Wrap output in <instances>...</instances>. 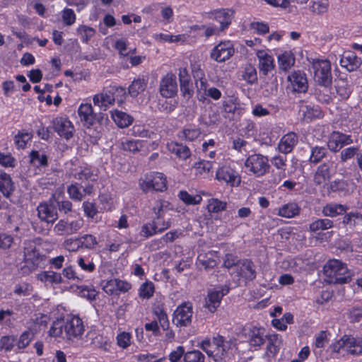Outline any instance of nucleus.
Listing matches in <instances>:
<instances>
[{
  "instance_id": "de8ad7c7",
  "label": "nucleus",
  "mask_w": 362,
  "mask_h": 362,
  "mask_svg": "<svg viewBox=\"0 0 362 362\" xmlns=\"http://www.w3.org/2000/svg\"><path fill=\"white\" fill-rule=\"evenodd\" d=\"M30 163L36 167H46L48 165L47 156L45 153H40L37 151H32L30 153Z\"/></svg>"
},
{
  "instance_id": "3c124183",
  "label": "nucleus",
  "mask_w": 362,
  "mask_h": 362,
  "mask_svg": "<svg viewBox=\"0 0 362 362\" xmlns=\"http://www.w3.org/2000/svg\"><path fill=\"white\" fill-rule=\"evenodd\" d=\"M227 203L218 199L211 198L208 200L207 209L211 213H218L226 209Z\"/></svg>"
},
{
  "instance_id": "37998d69",
  "label": "nucleus",
  "mask_w": 362,
  "mask_h": 362,
  "mask_svg": "<svg viewBox=\"0 0 362 362\" xmlns=\"http://www.w3.org/2000/svg\"><path fill=\"white\" fill-rule=\"evenodd\" d=\"M278 62L280 69L287 71L295 64V57L291 52H285L278 57Z\"/></svg>"
},
{
  "instance_id": "58836bf2",
  "label": "nucleus",
  "mask_w": 362,
  "mask_h": 362,
  "mask_svg": "<svg viewBox=\"0 0 362 362\" xmlns=\"http://www.w3.org/2000/svg\"><path fill=\"white\" fill-rule=\"evenodd\" d=\"M147 86V81L144 78L134 79L128 88V93L132 98H136L139 93L144 91Z\"/></svg>"
},
{
  "instance_id": "72a5a7b5",
  "label": "nucleus",
  "mask_w": 362,
  "mask_h": 362,
  "mask_svg": "<svg viewBox=\"0 0 362 362\" xmlns=\"http://www.w3.org/2000/svg\"><path fill=\"white\" fill-rule=\"evenodd\" d=\"M111 116L116 124L121 128L129 127L133 122L132 116L117 110L112 111Z\"/></svg>"
},
{
  "instance_id": "4c0bfd02",
  "label": "nucleus",
  "mask_w": 362,
  "mask_h": 362,
  "mask_svg": "<svg viewBox=\"0 0 362 362\" xmlns=\"http://www.w3.org/2000/svg\"><path fill=\"white\" fill-rule=\"evenodd\" d=\"M328 153L327 148L325 146H310V155L309 162L317 164L322 160Z\"/></svg>"
},
{
  "instance_id": "8fccbe9b",
  "label": "nucleus",
  "mask_w": 362,
  "mask_h": 362,
  "mask_svg": "<svg viewBox=\"0 0 362 362\" xmlns=\"http://www.w3.org/2000/svg\"><path fill=\"white\" fill-rule=\"evenodd\" d=\"M181 235L182 232L180 230H172L165 234L160 240H155L154 243L157 244L158 247H163L165 244L173 243Z\"/></svg>"
},
{
  "instance_id": "20e7f679",
  "label": "nucleus",
  "mask_w": 362,
  "mask_h": 362,
  "mask_svg": "<svg viewBox=\"0 0 362 362\" xmlns=\"http://www.w3.org/2000/svg\"><path fill=\"white\" fill-rule=\"evenodd\" d=\"M224 342L225 338L218 335L213 337L212 341L205 339L199 344V346L206 353L209 357L218 361L222 359L226 354Z\"/></svg>"
},
{
  "instance_id": "1a4fd4ad",
  "label": "nucleus",
  "mask_w": 362,
  "mask_h": 362,
  "mask_svg": "<svg viewBox=\"0 0 362 362\" xmlns=\"http://www.w3.org/2000/svg\"><path fill=\"white\" fill-rule=\"evenodd\" d=\"M192 305L189 302L180 305L173 313V323L177 327H187L192 322Z\"/></svg>"
},
{
  "instance_id": "79ce46f5",
  "label": "nucleus",
  "mask_w": 362,
  "mask_h": 362,
  "mask_svg": "<svg viewBox=\"0 0 362 362\" xmlns=\"http://www.w3.org/2000/svg\"><path fill=\"white\" fill-rule=\"evenodd\" d=\"M342 223L350 228L362 226V214L358 212L348 213L344 216Z\"/></svg>"
},
{
  "instance_id": "69168bd1",
  "label": "nucleus",
  "mask_w": 362,
  "mask_h": 362,
  "mask_svg": "<svg viewBox=\"0 0 362 362\" xmlns=\"http://www.w3.org/2000/svg\"><path fill=\"white\" fill-rule=\"evenodd\" d=\"M32 137L33 135L30 133L18 132V134L14 137V141L18 148H25L27 143L32 139Z\"/></svg>"
},
{
  "instance_id": "a211bd4d",
  "label": "nucleus",
  "mask_w": 362,
  "mask_h": 362,
  "mask_svg": "<svg viewBox=\"0 0 362 362\" xmlns=\"http://www.w3.org/2000/svg\"><path fill=\"white\" fill-rule=\"evenodd\" d=\"M352 143L353 140L350 135L339 132H333L329 136L327 147L331 151L337 152L344 146Z\"/></svg>"
},
{
  "instance_id": "2f4dec72",
  "label": "nucleus",
  "mask_w": 362,
  "mask_h": 362,
  "mask_svg": "<svg viewBox=\"0 0 362 362\" xmlns=\"http://www.w3.org/2000/svg\"><path fill=\"white\" fill-rule=\"evenodd\" d=\"M348 209L346 205L330 203L323 207L322 212L325 216L335 217L346 213Z\"/></svg>"
},
{
  "instance_id": "864d4df0",
  "label": "nucleus",
  "mask_w": 362,
  "mask_h": 362,
  "mask_svg": "<svg viewBox=\"0 0 362 362\" xmlns=\"http://www.w3.org/2000/svg\"><path fill=\"white\" fill-rule=\"evenodd\" d=\"M34 338V333L30 330H26L23 332L17 342V348L18 349H23L26 348L31 341Z\"/></svg>"
},
{
  "instance_id": "ea45409f",
  "label": "nucleus",
  "mask_w": 362,
  "mask_h": 362,
  "mask_svg": "<svg viewBox=\"0 0 362 362\" xmlns=\"http://www.w3.org/2000/svg\"><path fill=\"white\" fill-rule=\"evenodd\" d=\"M271 162L277 169L283 170V173H279L278 177H274L272 180L273 183H279L281 179L286 177L284 171L286 166V158L281 156H275L272 158Z\"/></svg>"
},
{
  "instance_id": "5fc2aeb1",
  "label": "nucleus",
  "mask_w": 362,
  "mask_h": 362,
  "mask_svg": "<svg viewBox=\"0 0 362 362\" xmlns=\"http://www.w3.org/2000/svg\"><path fill=\"white\" fill-rule=\"evenodd\" d=\"M193 168L196 170V174L202 175L207 174L213 168V163L210 161L202 160L194 164Z\"/></svg>"
},
{
  "instance_id": "338daca9",
  "label": "nucleus",
  "mask_w": 362,
  "mask_h": 362,
  "mask_svg": "<svg viewBox=\"0 0 362 362\" xmlns=\"http://www.w3.org/2000/svg\"><path fill=\"white\" fill-rule=\"evenodd\" d=\"M153 222L155 223L156 230H158L159 233H161L167 229L170 228L173 224V220L171 218L165 220L164 217L157 218L156 216H155Z\"/></svg>"
},
{
  "instance_id": "6e6d98bb",
  "label": "nucleus",
  "mask_w": 362,
  "mask_h": 362,
  "mask_svg": "<svg viewBox=\"0 0 362 362\" xmlns=\"http://www.w3.org/2000/svg\"><path fill=\"white\" fill-rule=\"evenodd\" d=\"M184 362H204V355L198 350H193L185 352L184 355Z\"/></svg>"
},
{
  "instance_id": "4d7b16f0",
  "label": "nucleus",
  "mask_w": 362,
  "mask_h": 362,
  "mask_svg": "<svg viewBox=\"0 0 362 362\" xmlns=\"http://www.w3.org/2000/svg\"><path fill=\"white\" fill-rule=\"evenodd\" d=\"M329 3L327 0H320L314 1L310 6V11L317 15H321L328 11Z\"/></svg>"
},
{
  "instance_id": "aec40b11",
  "label": "nucleus",
  "mask_w": 362,
  "mask_h": 362,
  "mask_svg": "<svg viewBox=\"0 0 362 362\" xmlns=\"http://www.w3.org/2000/svg\"><path fill=\"white\" fill-rule=\"evenodd\" d=\"M54 130L61 136L66 140L73 136L74 127L72 123L67 119L57 117L53 120Z\"/></svg>"
},
{
  "instance_id": "9b49d317",
  "label": "nucleus",
  "mask_w": 362,
  "mask_h": 362,
  "mask_svg": "<svg viewBox=\"0 0 362 362\" xmlns=\"http://www.w3.org/2000/svg\"><path fill=\"white\" fill-rule=\"evenodd\" d=\"M243 331L249 346L255 350L259 349L265 343L267 335L264 334L263 328L250 326Z\"/></svg>"
},
{
  "instance_id": "7ed1b4c3",
  "label": "nucleus",
  "mask_w": 362,
  "mask_h": 362,
  "mask_svg": "<svg viewBox=\"0 0 362 362\" xmlns=\"http://www.w3.org/2000/svg\"><path fill=\"white\" fill-rule=\"evenodd\" d=\"M312 69L315 81L321 86L328 87L332 81L331 63L327 59H313Z\"/></svg>"
},
{
  "instance_id": "f3484780",
  "label": "nucleus",
  "mask_w": 362,
  "mask_h": 362,
  "mask_svg": "<svg viewBox=\"0 0 362 362\" xmlns=\"http://www.w3.org/2000/svg\"><path fill=\"white\" fill-rule=\"evenodd\" d=\"M37 211L39 218L48 223H53L58 218L57 207L51 199L49 202L40 204Z\"/></svg>"
},
{
  "instance_id": "dca6fc26",
  "label": "nucleus",
  "mask_w": 362,
  "mask_h": 362,
  "mask_svg": "<svg viewBox=\"0 0 362 362\" xmlns=\"http://www.w3.org/2000/svg\"><path fill=\"white\" fill-rule=\"evenodd\" d=\"M233 54V44L230 41H226L220 42L212 49L211 57L217 62H223L229 59Z\"/></svg>"
},
{
  "instance_id": "603ef678",
  "label": "nucleus",
  "mask_w": 362,
  "mask_h": 362,
  "mask_svg": "<svg viewBox=\"0 0 362 362\" xmlns=\"http://www.w3.org/2000/svg\"><path fill=\"white\" fill-rule=\"evenodd\" d=\"M145 141L143 140H127L122 142V148L124 151L130 152H137L144 146Z\"/></svg>"
},
{
  "instance_id": "0e129e2a",
  "label": "nucleus",
  "mask_w": 362,
  "mask_h": 362,
  "mask_svg": "<svg viewBox=\"0 0 362 362\" xmlns=\"http://www.w3.org/2000/svg\"><path fill=\"white\" fill-rule=\"evenodd\" d=\"M180 91L183 97L189 99L194 94L193 86L190 79L180 81Z\"/></svg>"
},
{
  "instance_id": "f8f14e48",
  "label": "nucleus",
  "mask_w": 362,
  "mask_h": 362,
  "mask_svg": "<svg viewBox=\"0 0 362 362\" xmlns=\"http://www.w3.org/2000/svg\"><path fill=\"white\" fill-rule=\"evenodd\" d=\"M159 92L165 98H171L177 95V83L175 74L170 72L160 79Z\"/></svg>"
},
{
  "instance_id": "bf43d9fd",
  "label": "nucleus",
  "mask_w": 362,
  "mask_h": 362,
  "mask_svg": "<svg viewBox=\"0 0 362 362\" xmlns=\"http://www.w3.org/2000/svg\"><path fill=\"white\" fill-rule=\"evenodd\" d=\"M132 135L141 138H149L153 139L156 136V134L154 132H150L140 125H134L132 127Z\"/></svg>"
},
{
  "instance_id": "f704fd0d",
  "label": "nucleus",
  "mask_w": 362,
  "mask_h": 362,
  "mask_svg": "<svg viewBox=\"0 0 362 362\" xmlns=\"http://www.w3.org/2000/svg\"><path fill=\"white\" fill-rule=\"evenodd\" d=\"M300 208L296 202H289L284 204L278 209V215L284 218H293L298 216Z\"/></svg>"
},
{
  "instance_id": "393cba45",
  "label": "nucleus",
  "mask_w": 362,
  "mask_h": 362,
  "mask_svg": "<svg viewBox=\"0 0 362 362\" xmlns=\"http://www.w3.org/2000/svg\"><path fill=\"white\" fill-rule=\"evenodd\" d=\"M298 141V135L294 132H289L281 139L278 145L279 151L282 153L287 154L292 151Z\"/></svg>"
},
{
  "instance_id": "0eeeda50",
  "label": "nucleus",
  "mask_w": 362,
  "mask_h": 362,
  "mask_svg": "<svg viewBox=\"0 0 362 362\" xmlns=\"http://www.w3.org/2000/svg\"><path fill=\"white\" fill-rule=\"evenodd\" d=\"M140 186L144 192L151 189L163 192L167 189L166 177L161 173H151L146 175L145 179L140 183Z\"/></svg>"
},
{
  "instance_id": "b1692460",
  "label": "nucleus",
  "mask_w": 362,
  "mask_h": 362,
  "mask_svg": "<svg viewBox=\"0 0 362 362\" xmlns=\"http://www.w3.org/2000/svg\"><path fill=\"white\" fill-rule=\"evenodd\" d=\"M259 60L258 67L259 71L264 76L274 69L273 57L264 50H258L256 53Z\"/></svg>"
},
{
  "instance_id": "6ab92c4d",
  "label": "nucleus",
  "mask_w": 362,
  "mask_h": 362,
  "mask_svg": "<svg viewBox=\"0 0 362 362\" xmlns=\"http://www.w3.org/2000/svg\"><path fill=\"white\" fill-rule=\"evenodd\" d=\"M132 288L130 283L119 279H112L103 285V291L108 295H119L126 293Z\"/></svg>"
},
{
  "instance_id": "473e14b6",
  "label": "nucleus",
  "mask_w": 362,
  "mask_h": 362,
  "mask_svg": "<svg viewBox=\"0 0 362 362\" xmlns=\"http://www.w3.org/2000/svg\"><path fill=\"white\" fill-rule=\"evenodd\" d=\"M173 209V205L165 199H157L152 207V211L157 218H163L164 214Z\"/></svg>"
},
{
  "instance_id": "c9c22d12",
  "label": "nucleus",
  "mask_w": 362,
  "mask_h": 362,
  "mask_svg": "<svg viewBox=\"0 0 362 362\" xmlns=\"http://www.w3.org/2000/svg\"><path fill=\"white\" fill-rule=\"evenodd\" d=\"M266 354L268 356H274L277 354L281 345V339L278 334L268 335Z\"/></svg>"
},
{
  "instance_id": "423d86ee",
  "label": "nucleus",
  "mask_w": 362,
  "mask_h": 362,
  "mask_svg": "<svg viewBox=\"0 0 362 362\" xmlns=\"http://www.w3.org/2000/svg\"><path fill=\"white\" fill-rule=\"evenodd\" d=\"M245 166L256 177L263 176L269 169L267 157L261 154L250 156L245 162Z\"/></svg>"
},
{
  "instance_id": "09e8293b",
  "label": "nucleus",
  "mask_w": 362,
  "mask_h": 362,
  "mask_svg": "<svg viewBox=\"0 0 362 362\" xmlns=\"http://www.w3.org/2000/svg\"><path fill=\"white\" fill-rule=\"evenodd\" d=\"M79 240L77 248L85 247L86 249H94L98 245L96 238L91 234H86L81 236Z\"/></svg>"
},
{
  "instance_id": "a19ab883",
  "label": "nucleus",
  "mask_w": 362,
  "mask_h": 362,
  "mask_svg": "<svg viewBox=\"0 0 362 362\" xmlns=\"http://www.w3.org/2000/svg\"><path fill=\"white\" fill-rule=\"evenodd\" d=\"M335 88L337 94L343 99L348 98L351 93L350 84L346 78L337 79L335 81Z\"/></svg>"
},
{
  "instance_id": "a18cd8bd",
  "label": "nucleus",
  "mask_w": 362,
  "mask_h": 362,
  "mask_svg": "<svg viewBox=\"0 0 362 362\" xmlns=\"http://www.w3.org/2000/svg\"><path fill=\"white\" fill-rule=\"evenodd\" d=\"M333 227V221L328 218H319L310 224L309 229L312 232H317L320 230H325Z\"/></svg>"
},
{
  "instance_id": "f257e3e1",
  "label": "nucleus",
  "mask_w": 362,
  "mask_h": 362,
  "mask_svg": "<svg viewBox=\"0 0 362 362\" xmlns=\"http://www.w3.org/2000/svg\"><path fill=\"white\" fill-rule=\"evenodd\" d=\"M83 332L84 326L82 320L78 317L73 316L66 322L59 320L53 322L49 334L55 338L61 337L72 341L81 337Z\"/></svg>"
},
{
  "instance_id": "39448f33",
  "label": "nucleus",
  "mask_w": 362,
  "mask_h": 362,
  "mask_svg": "<svg viewBox=\"0 0 362 362\" xmlns=\"http://www.w3.org/2000/svg\"><path fill=\"white\" fill-rule=\"evenodd\" d=\"M332 348L336 353H340L341 350H344L351 355H359L362 354V338L344 335L332 345Z\"/></svg>"
},
{
  "instance_id": "e2e57ef3",
  "label": "nucleus",
  "mask_w": 362,
  "mask_h": 362,
  "mask_svg": "<svg viewBox=\"0 0 362 362\" xmlns=\"http://www.w3.org/2000/svg\"><path fill=\"white\" fill-rule=\"evenodd\" d=\"M67 192L69 195V197L76 202H81L84 197L77 183L72 184L69 186L67 188Z\"/></svg>"
},
{
  "instance_id": "412c9836",
  "label": "nucleus",
  "mask_w": 362,
  "mask_h": 362,
  "mask_svg": "<svg viewBox=\"0 0 362 362\" xmlns=\"http://www.w3.org/2000/svg\"><path fill=\"white\" fill-rule=\"evenodd\" d=\"M115 96H112V92L110 88H104L102 92L93 96V101L95 106H98L101 110L105 111L110 105L115 103Z\"/></svg>"
},
{
  "instance_id": "c756f323",
  "label": "nucleus",
  "mask_w": 362,
  "mask_h": 362,
  "mask_svg": "<svg viewBox=\"0 0 362 362\" xmlns=\"http://www.w3.org/2000/svg\"><path fill=\"white\" fill-rule=\"evenodd\" d=\"M37 279L51 285H57L64 282L62 274L52 270L44 271L38 274Z\"/></svg>"
},
{
  "instance_id": "7c9ffc66",
  "label": "nucleus",
  "mask_w": 362,
  "mask_h": 362,
  "mask_svg": "<svg viewBox=\"0 0 362 362\" xmlns=\"http://www.w3.org/2000/svg\"><path fill=\"white\" fill-rule=\"evenodd\" d=\"M15 189L10 175L0 170V192L4 197L8 198Z\"/></svg>"
},
{
  "instance_id": "4468645a",
  "label": "nucleus",
  "mask_w": 362,
  "mask_h": 362,
  "mask_svg": "<svg viewBox=\"0 0 362 362\" xmlns=\"http://www.w3.org/2000/svg\"><path fill=\"white\" fill-rule=\"evenodd\" d=\"M216 178L218 181L224 182L232 187L240 183V177L238 173L226 164L223 165L217 170Z\"/></svg>"
},
{
  "instance_id": "c85d7f7f",
  "label": "nucleus",
  "mask_w": 362,
  "mask_h": 362,
  "mask_svg": "<svg viewBox=\"0 0 362 362\" xmlns=\"http://www.w3.org/2000/svg\"><path fill=\"white\" fill-rule=\"evenodd\" d=\"M168 151L176 155L180 159L186 160L191 156V151L186 145L177 142H170L167 144Z\"/></svg>"
},
{
  "instance_id": "052dcab7",
  "label": "nucleus",
  "mask_w": 362,
  "mask_h": 362,
  "mask_svg": "<svg viewBox=\"0 0 362 362\" xmlns=\"http://www.w3.org/2000/svg\"><path fill=\"white\" fill-rule=\"evenodd\" d=\"M359 151V147L351 146L343 149L340 153V162L346 163L347 160L356 156V154Z\"/></svg>"
},
{
  "instance_id": "9d476101",
  "label": "nucleus",
  "mask_w": 362,
  "mask_h": 362,
  "mask_svg": "<svg viewBox=\"0 0 362 362\" xmlns=\"http://www.w3.org/2000/svg\"><path fill=\"white\" fill-rule=\"evenodd\" d=\"M234 278L238 280L243 279L245 282L253 281L257 276L256 267L253 262L248 259H244L239 262L238 267L233 270Z\"/></svg>"
},
{
  "instance_id": "c03bdc74",
  "label": "nucleus",
  "mask_w": 362,
  "mask_h": 362,
  "mask_svg": "<svg viewBox=\"0 0 362 362\" xmlns=\"http://www.w3.org/2000/svg\"><path fill=\"white\" fill-rule=\"evenodd\" d=\"M153 313L157 317L158 321L160 327L164 329H167L169 327V321L166 312L162 305H157L153 308Z\"/></svg>"
},
{
  "instance_id": "f03ea898",
  "label": "nucleus",
  "mask_w": 362,
  "mask_h": 362,
  "mask_svg": "<svg viewBox=\"0 0 362 362\" xmlns=\"http://www.w3.org/2000/svg\"><path fill=\"white\" fill-rule=\"evenodd\" d=\"M324 274L326 281L334 284H346L352 276L346 265L338 259L329 260L324 267Z\"/></svg>"
},
{
  "instance_id": "680f3d73",
  "label": "nucleus",
  "mask_w": 362,
  "mask_h": 362,
  "mask_svg": "<svg viewBox=\"0 0 362 362\" xmlns=\"http://www.w3.org/2000/svg\"><path fill=\"white\" fill-rule=\"evenodd\" d=\"M154 293V285L151 281L142 284L139 288V296L142 298H150Z\"/></svg>"
},
{
  "instance_id": "e433bc0d",
  "label": "nucleus",
  "mask_w": 362,
  "mask_h": 362,
  "mask_svg": "<svg viewBox=\"0 0 362 362\" xmlns=\"http://www.w3.org/2000/svg\"><path fill=\"white\" fill-rule=\"evenodd\" d=\"M209 18H214L220 23L221 26L219 29L221 31L228 28L231 22L229 11L225 9L216 11L214 13H211Z\"/></svg>"
},
{
  "instance_id": "49530a36",
  "label": "nucleus",
  "mask_w": 362,
  "mask_h": 362,
  "mask_svg": "<svg viewBox=\"0 0 362 362\" xmlns=\"http://www.w3.org/2000/svg\"><path fill=\"white\" fill-rule=\"evenodd\" d=\"M242 78L250 85L255 83L257 81L256 68L251 64H247L243 72Z\"/></svg>"
},
{
  "instance_id": "5701e85b",
  "label": "nucleus",
  "mask_w": 362,
  "mask_h": 362,
  "mask_svg": "<svg viewBox=\"0 0 362 362\" xmlns=\"http://www.w3.org/2000/svg\"><path fill=\"white\" fill-rule=\"evenodd\" d=\"M340 65L349 71L356 70L362 64L361 58L351 51L344 52L340 59Z\"/></svg>"
},
{
  "instance_id": "6e6552de",
  "label": "nucleus",
  "mask_w": 362,
  "mask_h": 362,
  "mask_svg": "<svg viewBox=\"0 0 362 362\" xmlns=\"http://www.w3.org/2000/svg\"><path fill=\"white\" fill-rule=\"evenodd\" d=\"M334 162L327 160L321 163L313 175V182L316 185L327 184L336 172Z\"/></svg>"
},
{
  "instance_id": "4be33fe9",
  "label": "nucleus",
  "mask_w": 362,
  "mask_h": 362,
  "mask_svg": "<svg viewBox=\"0 0 362 362\" xmlns=\"http://www.w3.org/2000/svg\"><path fill=\"white\" fill-rule=\"evenodd\" d=\"M228 292V288L226 290L209 291L207 298L205 299L204 306L211 312L214 313L217 308L220 305L222 298Z\"/></svg>"
},
{
  "instance_id": "774afa93",
  "label": "nucleus",
  "mask_w": 362,
  "mask_h": 362,
  "mask_svg": "<svg viewBox=\"0 0 362 362\" xmlns=\"http://www.w3.org/2000/svg\"><path fill=\"white\" fill-rule=\"evenodd\" d=\"M201 134L199 128H185L182 131V136L189 141H193L199 138Z\"/></svg>"
},
{
  "instance_id": "13d9d810",
  "label": "nucleus",
  "mask_w": 362,
  "mask_h": 362,
  "mask_svg": "<svg viewBox=\"0 0 362 362\" xmlns=\"http://www.w3.org/2000/svg\"><path fill=\"white\" fill-rule=\"evenodd\" d=\"M158 233H159L158 230H156V226L153 221L144 224L140 231V235L145 238H148Z\"/></svg>"
},
{
  "instance_id": "cd10ccee",
  "label": "nucleus",
  "mask_w": 362,
  "mask_h": 362,
  "mask_svg": "<svg viewBox=\"0 0 362 362\" xmlns=\"http://www.w3.org/2000/svg\"><path fill=\"white\" fill-rule=\"evenodd\" d=\"M45 255H42L33 245H29L24 249V259L26 262L37 266L45 260Z\"/></svg>"
},
{
  "instance_id": "a878e982",
  "label": "nucleus",
  "mask_w": 362,
  "mask_h": 362,
  "mask_svg": "<svg viewBox=\"0 0 362 362\" xmlns=\"http://www.w3.org/2000/svg\"><path fill=\"white\" fill-rule=\"evenodd\" d=\"M299 112L302 115V119L306 122H310L313 119L322 117L320 107L315 105L302 104L300 106Z\"/></svg>"
},
{
  "instance_id": "ddd939ff",
  "label": "nucleus",
  "mask_w": 362,
  "mask_h": 362,
  "mask_svg": "<svg viewBox=\"0 0 362 362\" xmlns=\"http://www.w3.org/2000/svg\"><path fill=\"white\" fill-rule=\"evenodd\" d=\"M83 225V221L82 219L71 221L61 219L55 224L53 230L58 235H70L77 233Z\"/></svg>"
},
{
  "instance_id": "bb28decb",
  "label": "nucleus",
  "mask_w": 362,
  "mask_h": 362,
  "mask_svg": "<svg viewBox=\"0 0 362 362\" xmlns=\"http://www.w3.org/2000/svg\"><path fill=\"white\" fill-rule=\"evenodd\" d=\"M78 114L81 121L85 126L89 127L93 124L95 119V115L93 113L90 104H81L78 110Z\"/></svg>"
},
{
  "instance_id": "2eb2a0df",
  "label": "nucleus",
  "mask_w": 362,
  "mask_h": 362,
  "mask_svg": "<svg viewBox=\"0 0 362 362\" xmlns=\"http://www.w3.org/2000/svg\"><path fill=\"white\" fill-rule=\"evenodd\" d=\"M293 92L305 93L308 88V82L305 73L300 70L292 71L287 77Z\"/></svg>"
}]
</instances>
